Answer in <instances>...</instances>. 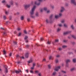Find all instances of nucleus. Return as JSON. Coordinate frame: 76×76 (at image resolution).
Listing matches in <instances>:
<instances>
[{"label":"nucleus","mask_w":76,"mask_h":76,"mask_svg":"<svg viewBox=\"0 0 76 76\" xmlns=\"http://www.w3.org/2000/svg\"><path fill=\"white\" fill-rule=\"evenodd\" d=\"M35 8H36V6H34V7L32 8L31 11H30V14L31 15L34 13V11H35Z\"/></svg>","instance_id":"obj_1"},{"label":"nucleus","mask_w":76,"mask_h":76,"mask_svg":"<svg viewBox=\"0 0 76 76\" xmlns=\"http://www.w3.org/2000/svg\"><path fill=\"white\" fill-rule=\"evenodd\" d=\"M53 15H52L50 16V21H49V20H48L47 19L46 20V22L47 23H52V21H51V19H52V18H53Z\"/></svg>","instance_id":"obj_2"},{"label":"nucleus","mask_w":76,"mask_h":76,"mask_svg":"<svg viewBox=\"0 0 76 76\" xmlns=\"http://www.w3.org/2000/svg\"><path fill=\"white\" fill-rule=\"evenodd\" d=\"M61 16H62V14H61V13H60L59 14V15H55V17L56 19H57L59 17H60Z\"/></svg>","instance_id":"obj_3"},{"label":"nucleus","mask_w":76,"mask_h":76,"mask_svg":"<svg viewBox=\"0 0 76 76\" xmlns=\"http://www.w3.org/2000/svg\"><path fill=\"white\" fill-rule=\"evenodd\" d=\"M31 6V5L30 4L28 5H24V8L25 9H27V8H28L29 7Z\"/></svg>","instance_id":"obj_4"},{"label":"nucleus","mask_w":76,"mask_h":76,"mask_svg":"<svg viewBox=\"0 0 76 76\" xmlns=\"http://www.w3.org/2000/svg\"><path fill=\"white\" fill-rule=\"evenodd\" d=\"M35 4H37V6H39L40 4V2L38 1H36L35 2Z\"/></svg>","instance_id":"obj_5"},{"label":"nucleus","mask_w":76,"mask_h":76,"mask_svg":"<svg viewBox=\"0 0 76 76\" xmlns=\"http://www.w3.org/2000/svg\"><path fill=\"white\" fill-rule=\"evenodd\" d=\"M5 73H7L8 72V70H7V66L5 65Z\"/></svg>","instance_id":"obj_6"},{"label":"nucleus","mask_w":76,"mask_h":76,"mask_svg":"<svg viewBox=\"0 0 76 76\" xmlns=\"http://www.w3.org/2000/svg\"><path fill=\"white\" fill-rule=\"evenodd\" d=\"M72 31H69L66 32H64V35H66L67 34H69V33H70Z\"/></svg>","instance_id":"obj_7"},{"label":"nucleus","mask_w":76,"mask_h":76,"mask_svg":"<svg viewBox=\"0 0 76 76\" xmlns=\"http://www.w3.org/2000/svg\"><path fill=\"white\" fill-rule=\"evenodd\" d=\"M71 2L73 3L74 5H76V2L75 1V0H71Z\"/></svg>","instance_id":"obj_8"},{"label":"nucleus","mask_w":76,"mask_h":76,"mask_svg":"<svg viewBox=\"0 0 76 76\" xmlns=\"http://www.w3.org/2000/svg\"><path fill=\"white\" fill-rule=\"evenodd\" d=\"M60 69V66H58L57 67H56L55 69V71H58L59 69Z\"/></svg>","instance_id":"obj_9"},{"label":"nucleus","mask_w":76,"mask_h":76,"mask_svg":"<svg viewBox=\"0 0 76 76\" xmlns=\"http://www.w3.org/2000/svg\"><path fill=\"white\" fill-rule=\"evenodd\" d=\"M28 65H29V63L32 62V59L31 58L29 61H28Z\"/></svg>","instance_id":"obj_10"},{"label":"nucleus","mask_w":76,"mask_h":76,"mask_svg":"<svg viewBox=\"0 0 76 76\" xmlns=\"http://www.w3.org/2000/svg\"><path fill=\"white\" fill-rule=\"evenodd\" d=\"M15 73H16L18 74V73H20V72H22V71H21V70H20L19 71L15 70Z\"/></svg>","instance_id":"obj_11"},{"label":"nucleus","mask_w":76,"mask_h":76,"mask_svg":"<svg viewBox=\"0 0 76 76\" xmlns=\"http://www.w3.org/2000/svg\"><path fill=\"white\" fill-rule=\"evenodd\" d=\"M28 57H29V54H28V53H26L25 55V58H28Z\"/></svg>","instance_id":"obj_12"},{"label":"nucleus","mask_w":76,"mask_h":76,"mask_svg":"<svg viewBox=\"0 0 76 76\" xmlns=\"http://www.w3.org/2000/svg\"><path fill=\"white\" fill-rule=\"evenodd\" d=\"M28 38V37L27 36H26V37H25L24 38L25 39H26V42H28V40L26 39H27V38Z\"/></svg>","instance_id":"obj_13"},{"label":"nucleus","mask_w":76,"mask_h":76,"mask_svg":"<svg viewBox=\"0 0 76 76\" xmlns=\"http://www.w3.org/2000/svg\"><path fill=\"white\" fill-rule=\"evenodd\" d=\"M61 12H64V7H61Z\"/></svg>","instance_id":"obj_14"},{"label":"nucleus","mask_w":76,"mask_h":76,"mask_svg":"<svg viewBox=\"0 0 76 76\" xmlns=\"http://www.w3.org/2000/svg\"><path fill=\"white\" fill-rule=\"evenodd\" d=\"M70 60H69V59L66 60V64H67V63H68L70 62Z\"/></svg>","instance_id":"obj_15"},{"label":"nucleus","mask_w":76,"mask_h":76,"mask_svg":"<svg viewBox=\"0 0 76 76\" xmlns=\"http://www.w3.org/2000/svg\"><path fill=\"white\" fill-rule=\"evenodd\" d=\"M10 4L11 5H13V3L12 1H11L10 2Z\"/></svg>","instance_id":"obj_16"},{"label":"nucleus","mask_w":76,"mask_h":76,"mask_svg":"<svg viewBox=\"0 0 76 76\" xmlns=\"http://www.w3.org/2000/svg\"><path fill=\"white\" fill-rule=\"evenodd\" d=\"M6 7H7L8 8H10V6L7 4L6 5Z\"/></svg>","instance_id":"obj_17"},{"label":"nucleus","mask_w":76,"mask_h":76,"mask_svg":"<svg viewBox=\"0 0 76 76\" xmlns=\"http://www.w3.org/2000/svg\"><path fill=\"white\" fill-rule=\"evenodd\" d=\"M5 14L7 15H8V14H9V12L7 11H6L5 12Z\"/></svg>","instance_id":"obj_18"},{"label":"nucleus","mask_w":76,"mask_h":76,"mask_svg":"<svg viewBox=\"0 0 76 76\" xmlns=\"http://www.w3.org/2000/svg\"><path fill=\"white\" fill-rule=\"evenodd\" d=\"M53 58V56H50L49 57V60H52Z\"/></svg>","instance_id":"obj_19"},{"label":"nucleus","mask_w":76,"mask_h":76,"mask_svg":"<svg viewBox=\"0 0 76 76\" xmlns=\"http://www.w3.org/2000/svg\"><path fill=\"white\" fill-rule=\"evenodd\" d=\"M62 47L63 48H66V47H67V46L64 45L62 46Z\"/></svg>","instance_id":"obj_20"},{"label":"nucleus","mask_w":76,"mask_h":76,"mask_svg":"<svg viewBox=\"0 0 76 76\" xmlns=\"http://www.w3.org/2000/svg\"><path fill=\"white\" fill-rule=\"evenodd\" d=\"M75 70V68H72L71 69V71H73V70Z\"/></svg>","instance_id":"obj_21"},{"label":"nucleus","mask_w":76,"mask_h":76,"mask_svg":"<svg viewBox=\"0 0 76 76\" xmlns=\"http://www.w3.org/2000/svg\"><path fill=\"white\" fill-rule=\"evenodd\" d=\"M73 61L74 63H76V59H73Z\"/></svg>","instance_id":"obj_22"},{"label":"nucleus","mask_w":76,"mask_h":76,"mask_svg":"<svg viewBox=\"0 0 76 76\" xmlns=\"http://www.w3.org/2000/svg\"><path fill=\"white\" fill-rule=\"evenodd\" d=\"M43 10H45V11H47V8L46 7H45L44 8Z\"/></svg>","instance_id":"obj_23"},{"label":"nucleus","mask_w":76,"mask_h":76,"mask_svg":"<svg viewBox=\"0 0 76 76\" xmlns=\"http://www.w3.org/2000/svg\"><path fill=\"white\" fill-rule=\"evenodd\" d=\"M3 18L4 19V20H5V19H6V16L5 15H4L3 16Z\"/></svg>","instance_id":"obj_24"},{"label":"nucleus","mask_w":76,"mask_h":76,"mask_svg":"<svg viewBox=\"0 0 76 76\" xmlns=\"http://www.w3.org/2000/svg\"><path fill=\"white\" fill-rule=\"evenodd\" d=\"M2 3H6V2L5 1V0H4L2 1Z\"/></svg>","instance_id":"obj_25"},{"label":"nucleus","mask_w":76,"mask_h":76,"mask_svg":"<svg viewBox=\"0 0 76 76\" xmlns=\"http://www.w3.org/2000/svg\"><path fill=\"white\" fill-rule=\"evenodd\" d=\"M72 37L73 38H74V39H76V37H75V36L74 35H72Z\"/></svg>","instance_id":"obj_26"},{"label":"nucleus","mask_w":76,"mask_h":76,"mask_svg":"<svg viewBox=\"0 0 76 76\" xmlns=\"http://www.w3.org/2000/svg\"><path fill=\"white\" fill-rule=\"evenodd\" d=\"M3 54H6V51H5V50H4L3 51Z\"/></svg>","instance_id":"obj_27"},{"label":"nucleus","mask_w":76,"mask_h":76,"mask_svg":"<svg viewBox=\"0 0 76 76\" xmlns=\"http://www.w3.org/2000/svg\"><path fill=\"white\" fill-rule=\"evenodd\" d=\"M71 28L72 29H74V26L73 25H72L71 26Z\"/></svg>","instance_id":"obj_28"},{"label":"nucleus","mask_w":76,"mask_h":76,"mask_svg":"<svg viewBox=\"0 0 76 76\" xmlns=\"http://www.w3.org/2000/svg\"><path fill=\"white\" fill-rule=\"evenodd\" d=\"M23 19H24L23 16H21V17L20 18L21 20H23Z\"/></svg>","instance_id":"obj_29"},{"label":"nucleus","mask_w":76,"mask_h":76,"mask_svg":"<svg viewBox=\"0 0 76 76\" xmlns=\"http://www.w3.org/2000/svg\"><path fill=\"white\" fill-rule=\"evenodd\" d=\"M36 65V64L34 63L33 64V67H35V66Z\"/></svg>","instance_id":"obj_30"},{"label":"nucleus","mask_w":76,"mask_h":76,"mask_svg":"<svg viewBox=\"0 0 76 76\" xmlns=\"http://www.w3.org/2000/svg\"><path fill=\"white\" fill-rule=\"evenodd\" d=\"M60 30H61V29L60 28H58V30H57V31L58 32H59V31H60Z\"/></svg>","instance_id":"obj_31"},{"label":"nucleus","mask_w":76,"mask_h":76,"mask_svg":"<svg viewBox=\"0 0 76 76\" xmlns=\"http://www.w3.org/2000/svg\"><path fill=\"white\" fill-rule=\"evenodd\" d=\"M35 72L36 73H39V71H35Z\"/></svg>","instance_id":"obj_32"},{"label":"nucleus","mask_w":76,"mask_h":76,"mask_svg":"<svg viewBox=\"0 0 76 76\" xmlns=\"http://www.w3.org/2000/svg\"><path fill=\"white\" fill-rule=\"evenodd\" d=\"M43 39H43V38H41L40 41H42Z\"/></svg>","instance_id":"obj_33"},{"label":"nucleus","mask_w":76,"mask_h":76,"mask_svg":"<svg viewBox=\"0 0 76 76\" xmlns=\"http://www.w3.org/2000/svg\"><path fill=\"white\" fill-rule=\"evenodd\" d=\"M64 27H67V26L66 24H64Z\"/></svg>","instance_id":"obj_34"},{"label":"nucleus","mask_w":76,"mask_h":76,"mask_svg":"<svg viewBox=\"0 0 76 76\" xmlns=\"http://www.w3.org/2000/svg\"><path fill=\"white\" fill-rule=\"evenodd\" d=\"M24 32L25 34H27V32H26V30H24Z\"/></svg>","instance_id":"obj_35"},{"label":"nucleus","mask_w":76,"mask_h":76,"mask_svg":"<svg viewBox=\"0 0 76 76\" xmlns=\"http://www.w3.org/2000/svg\"><path fill=\"white\" fill-rule=\"evenodd\" d=\"M3 35H5V36L6 35V32H4L3 33Z\"/></svg>","instance_id":"obj_36"},{"label":"nucleus","mask_w":76,"mask_h":76,"mask_svg":"<svg viewBox=\"0 0 76 76\" xmlns=\"http://www.w3.org/2000/svg\"><path fill=\"white\" fill-rule=\"evenodd\" d=\"M56 72H55L53 73V75H54V76L56 75Z\"/></svg>","instance_id":"obj_37"},{"label":"nucleus","mask_w":76,"mask_h":76,"mask_svg":"<svg viewBox=\"0 0 76 76\" xmlns=\"http://www.w3.org/2000/svg\"><path fill=\"white\" fill-rule=\"evenodd\" d=\"M16 58H19V57H20V56H19V55H17V56H16Z\"/></svg>","instance_id":"obj_38"},{"label":"nucleus","mask_w":76,"mask_h":76,"mask_svg":"<svg viewBox=\"0 0 76 76\" xmlns=\"http://www.w3.org/2000/svg\"><path fill=\"white\" fill-rule=\"evenodd\" d=\"M17 30H18V31H20V28H17Z\"/></svg>","instance_id":"obj_39"},{"label":"nucleus","mask_w":76,"mask_h":76,"mask_svg":"<svg viewBox=\"0 0 76 76\" xmlns=\"http://www.w3.org/2000/svg\"><path fill=\"white\" fill-rule=\"evenodd\" d=\"M29 45H26V48H28L29 47Z\"/></svg>","instance_id":"obj_40"},{"label":"nucleus","mask_w":76,"mask_h":76,"mask_svg":"<svg viewBox=\"0 0 76 76\" xmlns=\"http://www.w3.org/2000/svg\"><path fill=\"white\" fill-rule=\"evenodd\" d=\"M48 67L49 69L51 68V65H48Z\"/></svg>","instance_id":"obj_41"},{"label":"nucleus","mask_w":76,"mask_h":76,"mask_svg":"<svg viewBox=\"0 0 76 76\" xmlns=\"http://www.w3.org/2000/svg\"><path fill=\"white\" fill-rule=\"evenodd\" d=\"M47 44H51V42H49V41H48Z\"/></svg>","instance_id":"obj_42"},{"label":"nucleus","mask_w":76,"mask_h":76,"mask_svg":"<svg viewBox=\"0 0 76 76\" xmlns=\"http://www.w3.org/2000/svg\"><path fill=\"white\" fill-rule=\"evenodd\" d=\"M36 16H38V12H36Z\"/></svg>","instance_id":"obj_43"},{"label":"nucleus","mask_w":76,"mask_h":76,"mask_svg":"<svg viewBox=\"0 0 76 76\" xmlns=\"http://www.w3.org/2000/svg\"><path fill=\"white\" fill-rule=\"evenodd\" d=\"M55 61L56 63H58V59H56L55 60Z\"/></svg>","instance_id":"obj_44"},{"label":"nucleus","mask_w":76,"mask_h":76,"mask_svg":"<svg viewBox=\"0 0 76 76\" xmlns=\"http://www.w3.org/2000/svg\"><path fill=\"white\" fill-rule=\"evenodd\" d=\"M30 73H34V72L32 70H31L30 71Z\"/></svg>","instance_id":"obj_45"},{"label":"nucleus","mask_w":76,"mask_h":76,"mask_svg":"<svg viewBox=\"0 0 76 76\" xmlns=\"http://www.w3.org/2000/svg\"><path fill=\"white\" fill-rule=\"evenodd\" d=\"M59 26H60V27H61L62 26V25H61V24H59L58 25Z\"/></svg>","instance_id":"obj_46"},{"label":"nucleus","mask_w":76,"mask_h":76,"mask_svg":"<svg viewBox=\"0 0 76 76\" xmlns=\"http://www.w3.org/2000/svg\"><path fill=\"white\" fill-rule=\"evenodd\" d=\"M13 42H14V44H17V42H16L14 41Z\"/></svg>","instance_id":"obj_47"},{"label":"nucleus","mask_w":76,"mask_h":76,"mask_svg":"<svg viewBox=\"0 0 76 76\" xmlns=\"http://www.w3.org/2000/svg\"><path fill=\"white\" fill-rule=\"evenodd\" d=\"M58 42V39H56L55 42Z\"/></svg>","instance_id":"obj_48"},{"label":"nucleus","mask_w":76,"mask_h":76,"mask_svg":"<svg viewBox=\"0 0 76 76\" xmlns=\"http://www.w3.org/2000/svg\"><path fill=\"white\" fill-rule=\"evenodd\" d=\"M27 21L28 22H29V21L30 20V19L28 18H27Z\"/></svg>","instance_id":"obj_49"},{"label":"nucleus","mask_w":76,"mask_h":76,"mask_svg":"<svg viewBox=\"0 0 76 76\" xmlns=\"http://www.w3.org/2000/svg\"><path fill=\"white\" fill-rule=\"evenodd\" d=\"M34 69V67H31V70H33V69Z\"/></svg>","instance_id":"obj_50"},{"label":"nucleus","mask_w":76,"mask_h":76,"mask_svg":"<svg viewBox=\"0 0 76 76\" xmlns=\"http://www.w3.org/2000/svg\"><path fill=\"white\" fill-rule=\"evenodd\" d=\"M44 10L43 9H41L40 10L41 12H42Z\"/></svg>","instance_id":"obj_51"},{"label":"nucleus","mask_w":76,"mask_h":76,"mask_svg":"<svg viewBox=\"0 0 76 76\" xmlns=\"http://www.w3.org/2000/svg\"><path fill=\"white\" fill-rule=\"evenodd\" d=\"M21 35V33H19L18 35V36L19 37V36H20Z\"/></svg>","instance_id":"obj_52"},{"label":"nucleus","mask_w":76,"mask_h":76,"mask_svg":"<svg viewBox=\"0 0 76 76\" xmlns=\"http://www.w3.org/2000/svg\"><path fill=\"white\" fill-rule=\"evenodd\" d=\"M12 53H10L9 54V56L10 57V56H12Z\"/></svg>","instance_id":"obj_53"},{"label":"nucleus","mask_w":76,"mask_h":76,"mask_svg":"<svg viewBox=\"0 0 76 76\" xmlns=\"http://www.w3.org/2000/svg\"><path fill=\"white\" fill-rule=\"evenodd\" d=\"M39 76H41V73H39L38 74Z\"/></svg>","instance_id":"obj_54"},{"label":"nucleus","mask_w":76,"mask_h":76,"mask_svg":"<svg viewBox=\"0 0 76 76\" xmlns=\"http://www.w3.org/2000/svg\"><path fill=\"white\" fill-rule=\"evenodd\" d=\"M61 50H62V49L61 48H59L58 49V50H59V51H61Z\"/></svg>","instance_id":"obj_55"},{"label":"nucleus","mask_w":76,"mask_h":76,"mask_svg":"<svg viewBox=\"0 0 76 76\" xmlns=\"http://www.w3.org/2000/svg\"><path fill=\"white\" fill-rule=\"evenodd\" d=\"M62 73H66L65 71H62Z\"/></svg>","instance_id":"obj_56"},{"label":"nucleus","mask_w":76,"mask_h":76,"mask_svg":"<svg viewBox=\"0 0 76 76\" xmlns=\"http://www.w3.org/2000/svg\"><path fill=\"white\" fill-rule=\"evenodd\" d=\"M61 23H64V20H62L61 22Z\"/></svg>","instance_id":"obj_57"},{"label":"nucleus","mask_w":76,"mask_h":76,"mask_svg":"<svg viewBox=\"0 0 76 76\" xmlns=\"http://www.w3.org/2000/svg\"><path fill=\"white\" fill-rule=\"evenodd\" d=\"M20 58H22L23 59H24V58L23 56H22V57H20Z\"/></svg>","instance_id":"obj_58"},{"label":"nucleus","mask_w":76,"mask_h":76,"mask_svg":"<svg viewBox=\"0 0 76 76\" xmlns=\"http://www.w3.org/2000/svg\"><path fill=\"white\" fill-rule=\"evenodd\" d=\"M25 71L27 72V73H28V70H25Z\"/></svg>","instance_id":"obj_59"},{"label":"nucleus","mask_w":76,"mask_h":76,"mask_svg":"<svg viewBox=\"0 0 76 76\" xmlns=\"http://www.w3.org/2000/svg\"><path fill=\"white\" fill-rule=\"evenodd\" d=\"M9 19H10V20H11V19H12V16H10V17Z\"/></svg>","instance_id":"obj_60"},{"label":"nucleus","mask_w":76,"mask_h":76,"mask_svg":"<svg viewBox=\"0 0 76 76\" xmlns=\"http://www.w3.org/2000/svg\"><path fill=\"white\" fill-rule=\"evenodd\" d=\"M31 18H34L35 17L34 16H33V15H31Z\"/></svg>","instance_id":"obj_61"},{"label":"nucleus","mask_w":76,"mask_h":76,"mask_svg":"<svg viewBox=\"0 0 76 76\" xmlns=\"http://www.w3.org/2000/svg\"><path fill=\"white\" fill-rule=\"evenodd\" d=\"M60 57V55H58L56 56V57Z\"/></svg>","instance_id":"obj_62"},{"label":"nucleus","mask_w":76,"mask_h":76,"mask_svg":"<svg viewBox=\"0 0 76 76\" xmlns=\"http://www.w3.org/2000/svg\"><path fill=\"white\" fill-rule=\"evenodd\" d=\"M46 60V59L45 58H44L43 60V61H45Z\"/></svg>","instance_id":"obj_63"},{"label":"nucleus","mask_w":76,"mask_h":76,"mask_svg":"<svg viewBox=\"0 0 76 76\" xmlns=\"http://www.w3.org/2000/svg\"><path fill=\"white\" fill-rule=\"evenodd\" d=\"M50 7L52 8V9H53V8H54V6H51Z\"/></svg>","instance_id":"obj_64"}]
</instances>
